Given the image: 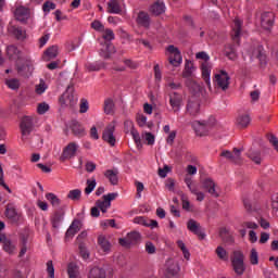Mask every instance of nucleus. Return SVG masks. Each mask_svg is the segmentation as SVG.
Instances as JSON below:
<instances>
[{"label":"nucleus","mask_w":278,"mask_h":278,"mask_svg":"<svg viewBox=\"0 0 278 278\" xmlns=\"http://www.w3.org/2000/svg\"><path fill=\"white\" fill-rule=\"evenodd\" d=\"M164 271L167 278L177 277L179 275V263L175 258H168L165 262Z\"/></svg>","instance_id":"obj_4"},{"label":"nucleus","mask_w":278,"mask_h":278,"mask_svg":"<svg viewBox=\"0 0 278 278\" xmlns=\"http://www.w3.org/2000/svg\"><path fill=\"white\" fill-rule=\"evenodd\" d=\"M125 125H128V127H131L130 134L132 136V140L135 141L137 147H140L141 144L140 134L138 132V130L134 129V123L125 122Z\"/></svg>","instance_id":"obj_37"},{"label":"nucleus","mask_w":278,"mask_h":278,"mask_svg":"<svg viewBox=\"0 0 278 278\" xmlns=\"http://www.w3.org/2000/svg\"><path fill=\"white\" fill-rule=\"evenodd\" d=\"M146 251L149 253V255H153L155 253V245L152 242H147Z\"/></svg>","instance_id":"obj_62"},{"label":"nucleus","mask_w":278,"mask_h":278,"mask_svg":"<svg viewBox=\"0 0 278 278\" xmlns=\"http://www.w3.org/2000/svg\"><path fill=\"white\" fill-rule=\"evenodd\" d=\"M79 144L77 142H70L64 149L60 156L61 162H66V160H72L77 155Z\"/></svg>","instance_id":"obj_5"},{"label":"nucleus","mask_w":278,"mask_h":278,"mask_svg":"<svg viewBox=\"0 0 278 278\" xmlns=\"http://www.w3.org/2000/svg\"><path fill=\"white\" fill-rule=\"evenodd\" d=\"M5 84L11 90H18V88L21 87V81L16 78L7 79Z\"/></svg>","instance_id":"obj_44"},{"label":"nucleus","mask_w":278,"mask_h":278,"mask_svg":"<svg viewBox=\"0 0 278 278\" xmlns=\"http://www.w3.org/2000/svg\"><path fill=\"white\" fill-rule=\"evenodd\" d=\"M219 238L223 240V242H227L228 244L233 242V237L230 236V233L227 231V228L219 229Z\"/></svg>","instance_id":"obj_39"},{"label":"nucleus","mask_w":278,"mask_h":278,"mask_svg":"<svg viewBox=\"0 0 278 278\" xmlns=\"http://www.w3.org/2000/svg\"><path fill=\"white\" fill-rule=\"evenodd\" d=\"M102 31H103L102 38L106 42H110V41L114 40L115 36H114V30L113 29L106 28V29H104Z\"/></svg>","instance_id":"obj_49"},{"label":"nucleus","mask_w":278,"mask_h":278,"mask_svg":"<svg viewBox=\"0 0 278 278\" xmlns=\"http://www.w3.org/2000/svg\"><path fill=\"white\" fill-rule=\"evenodd\" d=\"M251 125V116L249 114H242L237 117V126L240 129H244Z\"/></svg>","instance_id":"obj_29"},{"label":"nucleus","mask_w":278,"mask_h":278,"mask_svg":"<svg viewBox=\"0 0 278 278\" xmlns=\"http://www.w3.org/2000/svg\"><path fill=\"white\" fill-rule=\"evenodd\" d=\"M148 220H149V219H147V218H144V217H142V216H138V217H135V218H134V223H135L136 225H143V227H147V225H149V224H148Z\"/></svg>","instance_id":"obj_59"},{"label":"nucleus","mask_w":278,"mask_h":278,"mask_svg":"<svg viewBox=\"0 0 278 278\" xmlns=\"http://www.w3.org/2000/svg\"><path fill=\"white\" fill-rule=\"evenodd\" d=\"M96 205L98 207V210H101V212L103 214H105V212H108V208L110 207V205H112V203L108 202V200H98L96 202Z\"/></svg>","instance_id":"obj_42"},{"label":"nucleus","mask_w":278,"mask_h":278,"mask_svg":"<svg viewBox=\"0 0 278 278\" xmlns=\"http://www.w3.org/2000/svg\"><path fill=\"white\" fill-rule=\"evenodd\" d=\"M98 244L103 253H109L112 249V244L103 236L98 238Z\"/></svg>","instance_id":"obj_33"},{"label":"nucleus","mask_w":278,"mask_h":278,"mask_svg":"<svg viewBox=\"0 0 278 278\" xmlns=\"http://www.w3.org/2000/svg\"><path fill=\"white\" fill-rule=\"evenodd\" d=\"M164 10H166V7L162 1L154 2L150 8V12H152V14H154L155 16H160V14H163Z\"/></svg>","instance_id":"obj_32"},{"label":"nucleus","mask_w":278,"mask_h":278,"mask_svg":"<svg viewBox=\"0 0 278 278\" xmlns=\"http://www.w3.org/2000/svg\"><path fill=\"white\" fill-rule=\"evenodd\" d=\"M76 233H77V230L72 228V226H70V228L67 229V231L65 233V240H71L72 238L75 237Z\"/></svg>","instance_id":"obj_60"},{"label":"nucleus","mask_w":278,"mask_h":278,"mask_svg":"<svg viewBox=\"0 0 278 278\" xmlns=\"http://www.w3.org/2000/svg\"><path fill=\"white\" fill-rule=\"evenodd\" d=\"M8 31L16 40H25L27 38V31L21 26L9 25Z\"/></svg>","instance_id":"obj_14"},{"label":"nucleus","mask_w":278,"mask_h":278,"mask_svg":"<svg viewBox=\"0 0 278 278\" xmlns=\"http://www.w3.org/2000/svg\"><path fill=\"white\" fill-rule=\"evenodd\" d=\"M23 142L27 141L31 131H34V118L25 116L22 118L20 124Z\"/></svg>","instance_id":"obj_2"},{"label":"nucleus","mask_w":278,"mask_h":278,"mask_svg":"<svg viewBox=\"0 0 278 278\" xmlns=\"http://www.w3.org/2000/svg\"><path fill=\"white\" fill-rule=\"evenodd\" d=\"M67 199L71 201H79L81 199V190L80 189H73L67 193Z\"/></svg>","instance_id":"obj_45"},{"label":"nucleus","mask_w":278,"mask_h":278,"mask_svg":"<svg viewBox=\"0 0 278 278\" xmlns=\"http://www.w3.org/2000/svg\"><path fill=\"white\" fill-rule=\"evenodd\" d=\"M187 228L189 229V231H191V233H194L195 236H199L200 238H205V233H203L201 231V224L198 223L194 219H189L187 222Z\"/></svg>","instance_id":"obj_21"},{"label":"nucleus","mask_w":278,"mask_h":278,"mask_svg":"<svg viewBox=\"0 0 278 278\" xmlns=\"http://www.w3.org/2000/svg\"><path fill=\"white\" fill-rule=\"evenodd\" d=\"M97 188V180L94 178L87 180V187L85 188V194H91V192Z\"/></svg>","instance_id":"obj_47"},{"label":"nucleus","mask_w":278,"mask_h":278,"mask_svg":"<svg viewBox=\"0 0 278 278\" xmlns=\"http://www.w3.org/2000/svg\"><path fill=\"white\" fill-rule=\"evenodd\" d=\"M18 75L22 77H31L34 73V61L31 59H26L25 64L17 68Z\"/></svg>","instance_id":"obj_16"},{"label":"nucleus","mask_w":278,"mask_h":278,"mask_svg":"<svg viewBox=\"0 0 278 278\" xmlns=\"http://www.w3.org/2000/svg\"><path fill=\"white\" fill-rule=\"evenodd\" d=\"M270 144H273V147L276 149V151H278V140L277 137H275L274 135H268L267 136Z\"/></svg>","instance_id":"obj_64"},{"label":"nucleus","mask_w":278,"mask_h":278,"mask_svg":"<svg viewBox=\"0 0 278 278\" xmlns=\"http://www.w3.org/2000/svg\"><path fill=\"white\" fill-rule=\"evenodd\" d=\"M271 207L278 212V193L271 195Z\"/></svg>","instance_id":"obj_63"},{"label":"nucleus","mask_w":278,"mask_h":278,"mask_svg":"<svg viewBox=\"0 0 278 278\" xmlns=\"http://www.w3.org/2000/svg\"><path fill=\"white\" fill-rule=\"evenodd\" d=\"M77 99L73 85H70L61 97V101H63L64 105H70L71 108L77 104Z\"/></svg>","instance_id":"obj_7"},{"label":"nucleus","mask_w":278,"mask_h":278,"mask_svg":"<svg viewBox=\"0 0 278 278\" xmlns=\"http://www.w3.org/2000/svg\"><path fill=\"white\" fill-rule=\"evenodd\" d=\"M71 129L74 136H76L77 138H84V136H86V130L77 121L72 122Z\"/></svg>","instance_id":"obj_22"},{"label":"nucleus","mask_w":278,"mask_h":278,"mask_svg":"<svg viewBox=\"0 0 278 278\" xmlns=\"http://www.w3.org/2000/svg\"><path fill=\"white\" fill-rule=\"evenodd\" d=\"M104 176L106 177V179H109L110 184H112V186H116V184H118V172L114 170V169H108L104 173Z\"/></svg>","instance_id":"obj_36"},{"label":"nucleus","mask_w":278,"mask_h":278,"mask_svg":"<svg viewBox=\"0 0 278 278\" xmlns=\"http://www.w3.org/2000/svg\"><path fill=\"white\" fill-rule=\"evenodd\" d=\"M241 153L242 150L233 148L232 152L229 150L222 151L220 157H225L228 162H232V164H240L242 162Z\"/></svg>","instance_id":"obj_6"},{"label":"nucleus","mask_w":278,"mask_h":278,"mask_svg":"<svg viewBox=\"0 0 278 278\" xmlns=\"http://www.w3.org/2000/svg\"><path fill=\"white\" fill-rule=\"evenodd\" d=\"M45 62H50V60H55L58 58V46H52L48 48L43 53Z\"/></svg>","instance_id":"obj_28"},{"label":"nucleus","mask_w":278,"mask_h":278,"mask_svg":"<svg viewBox=\"0 0 278 278\" xmlns=\"http://www.w3.org/2000/svg\"><path fill=\"white\" fill-rule=\"evenodd\" d=\"M250 264H252V266H257V264H260V255L255 249H252L250 252Z\"/></svg>","instance_id":"obj_48"},{"label":"nucleus","mask_w":278,"mask_h":278,"mask_svg":"<svg viewBox=\"0 0 278 278\" xmlns=\"http://www.w3.org/2000/svg\"><path fill=\"white\" fill-rule=\"evenodd\" d=\"M2 247L3 251H5V253H9V255H14V253H16V243H14V241L10 239H5Z\"/></svg>","instance_id":"obj_35"},{"label":"nucleus","mask_w":278,"mask_h":278,"mask_svg":"<svg viewBox=\"0 0 278 278\" xmlns=\"http://www.w3.org/2000/svg\"><path fill=\"white\" fill-rule=\"evenodd\" d=\"M43 12H51V10H55V3L51 1H46L42 5Z\"/></svg>","instance_id":"obj_56"},{"label":"nucleus","mask_w":278,"mask_h":278,"mask_svg":"<svg viewBox=\"0 0 278 278\" xmlns=\"http://www.w3.org/2000/svg\"><path fill=\"white\" fill-rule=\"evenodd\" d=\"M182 201V210H186V212H192V204H190V201H188V197L186 194L181 195Z\"/></svg>","instance_id":"obj_51"},{"label":"nucleus","mask_w":278,"mask_h":278,"mask_svg":"<svg viewBox=\"0 0 278 278\" xmlns=\"http://www.w3.org/2000/svg\"><path fill=\"white\" fill-rule=\"evenodd\" d=\"M251 58L258 60L261 64H266V54L264 53V48L262 46H258L253 50Z\"/></svg>","instance_id":"obj_25"},{"label":"nucleus","mask_w":278,"mask_h":278,"mask_svg":"<svg viewBox=\"0 0 278 278\" xmlns=\"http://www.w3.org/2000/svg\"><path fill=\"white\" fill-rule=\"evenodd\" d=\"M108 10L110 14H121L123 11L121 8V0H110L108 3Z\"/></svg>","instance_id":"obj_27"},{"label":"nucleus","mask_w":278,"mask_h":278,"mask_svg":"<svg viewBox=\"0 0 278 278\" xmlns=\"http://www.w3.org/2000/svg\"><path fill=\"white\" fill-rule=\"evenodd\" d=\"M116 129V126L114 123L109 124L103 134H102V139L104 142H108L111 147H115L116 144V137H114V131Z\"/></svg>","instance_id":"obj_9"},{"label":"nucleus","mask_w":278,"mask_h":278,"mask_svg":"<svg viewBox=\"0 0 278 278\" xmlns=\"http://www.w3.org/2000/svg\"><path fill=\"white\" fill-rule=\"evenodd\" d=\"M47 90V84L43 83V80H40L39 85L36 86V92L37 94H42Z\"/></svg>","instance_id":"obj_57"},{"label":"nucleus","mask_w":278,"mask_h":278,"mask_svg":"<svg viewBox=\"0 0 278 278\" xmlns=\"http://www.w3.org/2000/svg\"><path fill=\"white\" fill-rule=\"evenodd\" d=\"M140 240V232H129L126 238L119 239L121 247L129 248L130 244H136Z\"/></svg>","instance_id":"obj_18"},{"label":"nucleus","mask_w":278,"mask_h":278,"mask_svg":"<svg viewBox=\"0 0 278 278\" xmlns=\"http://www.w3.org/2000/svg\"><path fill=\"white\" fill-rule=\"evenodd\" d=\"M104 113L114 114V101L112 99H106L104 101Z\"/></svg>","instance_id":"obj_46"},{"label":"nucleus","mask_w":278,"mask_h":278,"mask_svg":"<svg viewBox=\"0 0 278 278\" xmlns=\"http://www.w3.org/2000/svg\"><path fill=\"white\" fill-rule=\"evenodd\" d=\"M62 220H64V211H56L51 218V225L53 229H60Z\"/></svg>","instance_id":"obj_23"},{"label":"nucleus","mask_w":278,"mask_h":278,"mask_svg":"<svg viewBox=\"0 0 278 278\" xmlns=\"http://www.w3.org/2000/svg\"><path fill=\"white\" fill-rule=\"evenodd\" d=\"M229 74L225 71H220L218 74H215L213 84L215 88H220V90H227L229 88Z\"/></svg>","instance_id":"obj_3"},{"label":"nucleus","mask_w":278,"mask_h":278,"mask_svg":"<svg viewBox=\"0 0 278 278\" xmlns=\"http://www.w3.org/2000/svg\"><path fill=\"white\" fill-rule=\"evenodd\" d=\"M186 112L189 116H198L201 113V102L194 97L190 98L186 105Z\"/></svg>","instance_id":"obj_10"},{"label":"nucleus","mask_w":278,"mask_h":278,"mask_svg":"<svg viewBox=\"0 0 278 278\" xmlns=\"http://www.w3.org/2000/svg\"><path fill=\"white\" fill-rule=\"evenodd\" d=\"M88 100H86V99H83L81 101H80V110H79V112H80V114H86V112H88Z\"/></svg>","instance_id":"obj_61"},{"label":"nucleus","mask_w":278,"mask_h":278,"mask_svg":"<svg viewBox=\"0 0 278 278\" xmlns=\"http://www.w3.org/2000/svg\"><path fill=\"white\" fill-rule=\"evenodd\" d=\"M137 23L138 25H141V27L148 28L149 25H151V18L149 17V13L144 11L139 12L137 16Z\"/></svg>","instance_id":"obj_24"},{"label":"nucleus","mask_w":278,"mask_h":278,"mask_svg":"<svg viewBox=\"0 0 278 278\" xmlns=\"http://www.w3.org/2000/svg\"><path fill=\"white\" fill-rule=\"evenodd\" d=\"M7 55L12 62H18V60H23V51H21L18 47L14 45H11L7 48Z\"/></svg>","instance_id":"obj_17"},{"label":"nucleus","mask_w":278,"mask_h":278,"mask_svg":"<svg viewBox=\"0 0 278 278\" xmlns=\"http://www.w3.org/2000/svg\"><path fill=\"white\" fill-rule=\"evenodd\" d=\"M78 249L83 260H88V257H90V253H88V250L86 249V244L79 243Z\"/></svg>","instance_id":"obj_53"},{"label":"nucleus","mask_w":278,"mask_h":278,"mask_svg":"<svg viewBox=\"0 0 278 278\" xmlns=\"http://www.w3.org/2000/svg\"><path fill=\"white\" fill-rule=\"evenodd\" d=\"M273 25H275V13L264 12L261 15V26L263 29L270 31V29H273Z\"/></svg>","instance_id":"obj_12"},{"label":"nucleus","mask_w":278,"mask_h":278,"mask_svg":"<svg viewBox=\"0 0 278 278\" xmlns=\"http://www.w3.org/2000/svg\"><path fill=\"white\" fill-rule=\"evenodd\" d=\"M91 27L96 31H104L105 29V26H103V24L97 20L91 23Z\"/></svg>","instance_id":"obj_54"},{"label":"nucleus","mask_w":278,"mask_h":278,"mask_svg":"<svg viewBox=\"0 0 278 278\" xmlns=\"http://www.w3.org/2000/svg\"><path fill=\"white\" fill-rule=\"evenodd\" d=\"M193 73H194V63H192V61L187 60L185 64V70L182 72V77H185V79H190Z\"/></svg>","instance_id":"obj_34"},{"label":"nucleus","mask_w":278,"mask_h":278,"mask_svg":"<svg viewBox=\"0 0 278 278\" xmlns=\"http://www.w3.org/2000/svg\"><path fill=\"white\" fill-rule=\"evenodd\" d=\"M249 157H250V160H252V162L254 163V164H262V156H261V153L260 152H251L250 154H249Z\"/></svg>","instance_id":"obj_52"},{"label":"nucleus","mask_w":278,"mask_h":278,"mask_svg":"<svg viewBox=\"0 0 278 278\" xmlns=\"http://www.w3.org/2000/svg\"><path fill=\"white\" fill-rule=\"evenodd\" d=\"M215 253L217 255V257H219V260H223L224 262H227V250L223 247H217V249L215 250Z\"/></svg>","instance_id":"obj_50"},{"label":"nucleus","mask_w":278,"mask_h":278,"mask_svg":"<svg viewBox=\"0 0 278 278\" xmlns=\"http://www.w3.org/2000/svg\"><path fill=\"white\" fill-rule=\"evenodd\" d=\"M225 55L228 58V60H236L237 54H236V46L228 43L225 46Z\"/></svg>","instance_id":"obj_38"},{"label":"nucleus","mask_w":278,"mask_h":278,"mask_svg":"<svg viewBox=\"0 0 278 278\" xmlns=\"http://www.w3.org/2000/svg\"><path fill=\"white\" fill-rule=\"evenodd\" d=\"M202 77L204 83L206 84L208 90H212V83L210 81V75L212 73V65L210 62H203L201 64Z\"/></svg>","instance_id":"obj_20"},{"label":"nucleus","mask_w":278,"mask_h":278,"mask_svg":"<svg viewBox=\"0 0 278 278\" xmlns=\"http://www.w3.org/2000/svg\"><path fill=\"white\" fill-rule=\"evenodd\" d=\"M231 264L238 277H242L247 270V265H244V253L240 250H236L231 257Z\"/></svg>","instance_id":"obj_1"},{"label":"nucleus","mask_w":278,"mask_h":278,"mask_svg":"<svg viewBox=\"0 0 278 278\" xmlns=\"http://www.w3.org/2000/svg\"><path fill=\"white\" fill-rule=\"evenodd\" d=\"M195 59L203 60V62H210V54L205 51H201L195 54Z\"/></svg>","instance_id":"obj_55"},{"label":"nucleus","mask_w":278,"mask_h":278,"mask_svg":"<svg viewBox=\"0 0 278 278\" xmlns=\"http://www.w3.org/2000/svg\"><path fill=\"white\" fill-rule=\"evenodd\" d=\"M181 62H182V58L180 52H176L175 54H172L169 56V64H172V66H179Z\"/></svg>","instance_id":"obj_41"},{"label":"nucleus","mask_w":278,"mask_h":278,"mask_svg":"<svg viewBox=\"0 0 278 278\" xmlns=\"http://www.w3.org/2000/svg\"><path fill=\"white\" fill-rule=\"evenodd\" d=\"M87 278H108L105 269L101 267H93L89 270Z\"/></svg>","instance_id":"obj_26"},{"label":"nucleus","mask_w":278,"mask_h":278,"mask_svg":"<svg viewBox=\"0 0 278 278\" xmlns=\"http://www.w3.org/2000/svg\"><path fill=\"white\" fill-rule=\"evenodd\" d=\"M37 112L38 114H46V112H49V104L45 102L38 104Z\"/></svg>","instance_id":"obj_58"},{"label":"nucleus","mask_w":278,"mask_h":278,"mask_svg":"<svg viewBox=\"0 0 278 278\" xmlns=\"http://www.w3.org/2000/svg\"><path fill=\"white\" fill-rule=\"evenodd\" d=\"M101 68H105V63L96 62V63L87 64V71H89V72L101 71Z\"/></svg>","instance_id":"obj_43"},{"label":"nucleus","mask_w":278,"mask_h":278,"mask_svg":"<svg viewBox=\"0 0 278 278\" xmlns=\"http://www.w3.org/2000/svg\"><path fill=\"white\" fill-rule=\"evenodd\" d=\"M203 189L208 192V194L213 195L215 199H218L220 194L218 193V188H216V182L212 180V178H205L202 181Z\"/></svg>","instance_id":"obj_15"},{"label":"nucleus","mask_w":278,"mask_h":278,"mask_svg":"<svg viewBox=\"0 0 278 278\" xmlns=\"http://www.w3.org/2000/svg\"><path fill=\"white\" fill-rule=\"evenodd\" d=\"M46 199L51 203L53 207H60V203H62L60 198H58V195H55L54 193H47Z\"/></svg>","instance_id":"obj_40"},{"label":"nucleus","mask_w":278,"mask_h":278,"mask_svg":"<svg viewBox=\"0 0 278 278\" xmlns=\"http://www.w3.org/2000/svg\"><path fill=\"white\" fill-rule=\"evenodd\" d=\"M31 16V11L26 7H17L15 9V18L21 23H25Z\"/></svg>","instance_id":"obj_19"},{"label":"nucleus","mask_w":278,"mask_h":278,"mask_svg":"<svg viewBox=\"0 0 278 278\" xmlns=\"http://www.w3.org/2000/svg\"><path fill=\"white\" fill-rule=\"evenodd\" d=\"M181 103H184V97L181 96V93H169V105L175 114H177V112L181 110Z\"/></svg>","instance_id":"obj_11"},{"label":"nucleus","mask_w":278,"mask_h":278,"mask_svg":"<svg viewBox=\"0 0 278 278\" xmlns=\"http://www.w3.org/2000/svg\"><path fill=\"white\" fill-rule=\"evenodd\" d=\"M242 21L240 18H235L231 31V39L236 45H240V37L242 36Z\"/></svg>","instance_id":"obj_13"},{"label":"nucleus","mask_w":278,"mask_h":278,"mask_svg":"<svg viewBox=\"0 0 278 278\" xmlns=\"http://www.w3.org/2000/svg\"><path fill=\"white\" fill-rule=\"evenodd\" d=\"M213 124L205 121H194L192 127L197 136H207L210 129H212Z\"/></svg>","instance_id":"obj_8"},{"label":"nucleus","mask_w":278,"mask_h":278,"mask_svg":"<svg viewBox=\"0 0 278 278\" xmlns=\"http://www.w3.org/2000/svg\"><path fill=\"white\" fill-rule=\"evenodd\" d=\"M5 216L7 218H9V220H18V213L16 212V207H14V204L7 205Z\"/></svg>","instance_id":"obj_31"},{"label":"nucleus","mask_w":278,"mask_h":278,"mask_svg":"<svg viewBox=\"0 0 278 278\" xmlns=\"http://www.w3.org/2000/svg\"><path fill=\"white\" fill-rule=\"evenodd\" d=\"M67 274L70 278H81V273L79 271V267L75 263H70L67 265Z\"/></svg>","instance_id":"obj_30"}]
</instances>
